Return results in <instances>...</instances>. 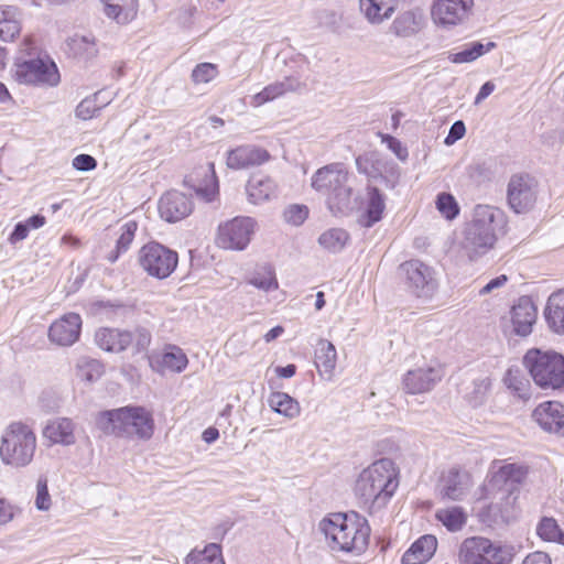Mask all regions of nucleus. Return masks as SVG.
Listing matches in <instances>:
<instances>
[{"label": "nucleus", "instance_id": "obj_58", "mask_svg": "<svg viewBox=\"0 0 564 564\" xmlns=\"http://www.w3.org/2000/svg\"><path fill=\"white\" fill-rule=\"evenodd\" d=\"M132 334V341L135 343L137 350H143L145 349L151 341V335L150 333L144 328H139Z\"/></svg>", "mask_w": 564, "mask_h": 564}, {"label": "nucleus", "instance_id": "obj_52", "mask_svg": "<svg viewBox=\"0 0 564 564\" xmlns=\"http://www.w3.org/2000/svg\"><path fill=\"white\" fill-rule=\"evenodd\" d=\"M284 219L286 223L300 226L308 216V209L303 205H291L284 210Z\"/></svg>", "mask_w": 564, "mask_h": 564}, {"label": "nucleus", "instance_id": "obj_61", "mask_svg": "<svg viewBox=\"0 0 564 564\" xmlns=\"http://www.w3.org/2000/svg\"><path fill=\"white\" fill-rule=\"evenodd\" d=\"M14 507L0 498V525L10 522L14 518Z\"/></svg>", "mask_w": 564, "mask_h": 564}, {"label": "nucleus", "instance_id": "obj_37", "mask_svg": "<svg viewBox=\"0 0 564 564\" xmlns=\"http://www.w3.org/2000/svg\"><path fill=\"white\" fill-rule=\"evenodd\" d=\"M185 564H225L221 547L209 543L203 550L194 549L186 556Z\"/></svg>", "mask_w": 564, "mask_h": 564}, {"label": "nucleus", "instance_id": "obj_33", "mask_svg": "<svg viewBox=\"0 0 564 564\" xmlns=\"http://www.w3.org/2000/svg\"><path fill=\"white\" fill-rule=\"evenodd\" d=\"M424 23L423 14L420 11L408 10L400 13L392 22L391 30L400 36H410L419 32Z\"/></svg>", "mask_w": 564, "mask_h": 564}, {"label": "nucleus", "instance_id": "obj_24", "mask_svg": "<svg viewBox=\"0 0 564 564\" xmlns=\"http://www.w3.org/2000/svg\"><path fill=\"white\" fill-rule=\"evenodd\" d=\"M536 321V308L528 297H521L511 310V322L514 332L520 336H528Z\"/></svg>", "mask_w": 564, "mask_h": 564}, {"label": "nucleus", "instance_id": "obj_31", "mask_svg": "<svg viewBox=\"0 0 564 564\" xmlns=\"http://www.w3.org/2000/svg\"><path fill=\"white\" fill-rule=\"evenodd\" d=\"M105 4L104 12L119 24L132 21L138 11V0H101Z\"/></svg>", "mask_w": 564, "mask_h": 564}, {"label": "nucleus", "instance_id": "obj_50", "mask_svg": "<svg viewBox=\"0 0 564 564\" xmlns=\"http://www.w3.org/2000/svg\"><path fill=\"white\" fill-rule=\"evenodd\" d=\"M218 74L217 66L212 63L198 64L192 72V78L196 84H206Z\"/></svg>", "mask_w": 564, "mask_h": 564}, {"label": "nucleus", "instance_id": "obj_8", "mask_svg": "<svg viewBox=\"0 0 564 564\" xmlns=\"http://www.w3.org/2000/svg\"><path fill=\"white\" fill-rule=\"evenodd\" d=\"M457 557L459 564H508L511 560L506 546L484 536L463 540Z\"/></svg>", "mask_w": 564, "mask_h": 564}, {"label": "nucleus", "instance_id": "obj_22", "mask_svg": "<svg viewBox=\"0 0 564 564\" xmlns=\"http://www.w3.org/2000/svg\"><path fill=\"white\" fill-rule=\"evenodd\" d=\"M304 86V83L296 77H284L282 80L268 85L260 93L253 95L250 105L256 108L260 107L286 93L300 91Z\"/></svg>", "mask_w": 564, "mask_h": 564}, {"label": "nucleus", "instance_id": "obj_64", "mask_svg": "<svg viewBox=\"0 0 564 564\" xmlns=\"http://www.w3.org/2000/svg\"><path fill=\"white\" fill-rule=\"evenodd\" d=\"M495 89H496V85L491 80L486 82L480 87V89L475 98L474 104L479 105L480 102H482L488 96H490L494 93Z\"/></svg>", "mask_w": 564, "mask_h": 564}, {"label": "nucleus", "instance_id": "obj_16", "mask_svg": "<svg viewBox=\"0 0 564 564\" xmlns=\"http://www.w3.org/2000/svg\"><path fill=\"white\" fill-rule=\"evenodd\" d=\"M473 487L469 471L458 466L444 469L440 476L437 489L442 498L462 500Z\"/></svg>", "mask_w": 564, "mask_h": 564}, {"label": "nucleus", "instance_id": "obj_60", "mask_svg": "<svg viewBox=\"0 0 564 564\" xmlns=\"http://www.w3.org/2000/svg\"><path fill=\"white\" fill-rule=\"evenodd\" d=\"M29 236V229L24 221H20L14 226L13 231L10 234L8 241L11 245H17L18 242L26 239Z\"/></svg>", "mask_w": 564, "mask_h": 564}, {"label": "nucleus", "instance_id": "obj_32", "mask_svg": "<svg viewBox=\"0 0 564 564\" xmlns=\"http://www.w3.org/2000/svg\"><path fill=\"white\" fill-rule=\"evenodd\" d=\"M544 315L547 325L554 333L564 334V290L550 295Z\"/></svg>", "mask_w": 564, "mask_h": 564}, {"label": "nucleus", "instance_id": "obj_54", "mask_svg": "<svg viewBox=\"0 0 564 564\" xmlns=\"http://www.w3.org/2000/svg\"><path fill=\"white\" fill-rule=\"evenodd\" d=\"M72 164L77 171L88 172L97 166V161L89 154H78L73 159Z\"/></svg>", "mask_w": 564, "mask_h": 564}, {"label": "nucleus", "instance_id": "obj_11", "mask_svg": "<svg viewBox=\"0 0 564 564\" xmlns=\"http://www.w3.org/2000/svg\"><path fill=\"white\" fill-rule=\"evenodd\" d=\"M13 77L18 83L26 85L56 86L59 82V73L54 62L42 57H17Z\"/></svg>", "mask_w": 564, "mask_h": 564}, {"label": "nucleus", "instance_id": "obj_5", "mask_svg": "<svg viewBox=\"0 0 564 564\" xmlns=\"http://www.w3.org/2000/svg\"><path fill=\"white\" fill-rule=\"evenodd\" d=\"M36 435L23 422H12L1 436L0 458L7 466L23 468L29 466L36 451Z\"/></svg>", "mask_w": 564, "mask_h": 564}, {"label": "nucleus", "instance_id": "obj_43", "mask_svg": "<svg viewBox=\"0 0 564 564\" xmlns=\"http://www.w3.org/2000/svg\"><path fill=\"white\" fill-rule=\"evenodd\" d=\"M149 364L154 371L160 373H164L167 369L174 371L176 365L174 347H169V350L154 351L149 356Z\"/></svg>", "mask_w": 564, "mask_h": 564}, {"label": "nucleus", "instance_id": "obj_62", "mask_svg": "<svg viewBox=\"0 0 564 564\" xmlns=\"http://www.w3.org/2000/svg\"><path fill=\"white\" fill-rule=\"evenodd\" d=\"M522 564H552V561L546 553L536 551L528 554Z\"/></svg>", "mask_w": 564, "mask_h": 564}, {"label": "nucleus", "instance_id": "obj_15", "mask_svg": "<svg viewBox=\"0 0 564 564\" xmlns=\"http://www.w3.org/2000/svg\"><path fill=\"white\" fill-rule=\"evenodd\" d=\"M474 0H436L431 15L437 26L452 29L465 23L473 12Z\"/></svg>", "mask_w": 564, "mask_h": 564}, {"label": "nucleus", "instance_id": "obj_49", "mask_svg": "<svg viewBox=\"0 0 564 564\" xmlns=\"http://www.w3.org/2000/svg\"><path fill=\"white\" fill-rule=\"evenodd\" d=\"M35 507L40 511H48L52 507V498L48 492L47 478L39 477L36 482Z\"/></svg>", "mask_w": 564, "mask_h": 564}, {"label": "nucleus", "instance_id": "obj_25", "mask_svg": "<svg viewBox=\"0 0 564 564\" xmlns=\"http://www.w3.org/2000/svg\"><path fill=\"white\" fill-rule=\"evenodd\" d=\"M400 0H359V9L365 19L373 25L389 20Z\"/></svg>", "mask_w": 564, "mask_h": 564}, {"label": "nucleus", "instance_id": "obj_6", "mask_svg": "<svg viewBox=\"0 0 564 564\" xmlns=\"http://www.w3.org/2000/svg\"><path fill=\"white\" fill-rule=\"evenodd\" d=\"M183 191L178 192V219L189 216L195 207V197L210 203L219 194L214 164L207 163L196 167L184 176Z\"/></svg>", "mask_w": 564, "mask_h": 564}, {"label": "nucleus", "instance_id": "obj_26", "mask_svg": "<svg viewBox=\"0 0 564 564\" xmlns=\"http://www.w3.org/2000/svg\"><path fill=\"white\" fill-rule=\"evenodd\" d=\"M99 348L110 352H121L132 343V334L116 328H100L95 334Z\"/></svg>", "mask_w": 564, "mask_h": 564}, {"label": "nucleus", "instance_id": "obj_53", "mask_svg": "<svg viewBox=\"0 0 564 564\" xmlns=\"http://www.w3.org/2000/svg\"><path fill=\"white\" fill-rule=\"evenodd\" d=\"M382 142L387 144V147L397 155V158L401 161H405L408 159V150L402 145V143L394 137L384 134L382 135Z\"/></svg>", "mask_w": 564, "mask_h": 564}, {"label": "nucleus", "instance_id": "obj_59", "mask_svg": "<svg viewBox=\"0 0 564 564\" xmlns=\"http://www.w3.org/2000/svg\"><path fill=\"white\" fill-rule=\"evenodd\" d=\"M508 282V276L501 274L495 279H491L486 285L479 290V295H486L492 293L495 290L501 289Z\"/></svg>", "mask_w": 564, "mask_h": 564}, {"label": "nucleus", "instance_id": "obj_14", "mask_svg": "<svg viewBox=\"0 0 564 564\" xmlns=\"http://www.w3.org/2000/svg\"><path fill=\"white\" fill-rule=\"evenodd\" d=\"M139 262L150 275L164 279L176 268V256L164 246L151 242L141 248Z\"/></svg>", "mask_w": 564, "mask_h": 564}, {"label": "nucleus", "instance_id": "obj_2", "mask_svg": "<svg viewBox=\"0 0 564 564\" xmlns=\"http://www.w3.org/2000/svg\"><path fill=\"white\" fill-rule=\"evenodd\" d=\"M319 531L333 551L361 554L368 546L370 527L357 513H332L318 523Z\"/></svg>", "mask_w": 564, "mask_h": 564}, {"label": "nucleus", "instance_id": "obj_55", "mask_svg": "<svg viewBox=\"0 0 564 564\" xmlns=\"http://www.w3.org/2000/svg\"><path fill=\"white\" fill-rule=\"evenodd\" d=\"M19 32L20 24L15 19L0 25V39L4 42L12 41Z\"/></svg>", "mask_w": 564, "mask_h": 564}, {"label": "nucleus", "instance_id": "obj_56", "mask_svg": "<svg viewBox=\"0 0 564 564\" xmlns=\"http://www.w3.org/2000/svg\"><path fill=\"white\" fill-rule=\"evenodd\" d=\"M465 132H466L465 123L460 120L455 121L452 124L449 132H448L447 137L445 138L444 143L446 145L454 144L456 141H458L459 139H462L464 137Z\"/></svg>", "mask_w": 564, "mask_h": 564}, {"label": "nucleus", "instance_id": "obj_57", "mask_svg": "<svg viewBox=\"0 0 564 564\" xmlns=\"http://www.w3.org/2000/svg\"><path fill=\"white\" fill-rule=\"evenodd\" d=\"M489 381L487 379H480L474 382V397L470 398V402L474 405H478L482 402L486 392L489 389Z\"/></svg>", "mask_w": 564, "mask_h": 564}, {"label": "nucleus", "instance_id": "obj_30", "mask_svg": "<svg viewBox=\"0 0 564 564\" xmlns=\"http://www.w3.org/2000/svg\"><path fill=\"white\" fill-rule=\"evenodd\" d=\"M384 209L386 196L377 187H368L365 213L360 218V224L368 228L373 226L382 219Z\"/></svg>", "mask_w": 564, "mask_h": 564}, {"label": "nucleus", "instance_id": "obj_47", "mask_svg": "<svg viewBox=\"0 0 564 564\" xmlns=\"http://www.w3.org/2000/svg\"><path fill=\"white\" fill-rule=\"evenodd\" d=\"M135 230V221H128L123 225L122 232L117 240L116 253H110L108 257L110 262H115L119 258L120 253L126 252L129 249L134 238Z\"/></svg>", "mask_w": 564, "mask_h": 564}, {"label": "nucleus", "instance_id": "obj_12", "mask_svg": "<svg viewBox=\"0 0 564 564\" xmlns=\"http://www.w3.org/2000/svg\"><path fill=\"white\" fill-rule=\"evenodd\" d=\"M539 182L527 173L511 175L507 185V203L516 214H527L535 206Z\"/></svg>", "mask_w": 564, "mask_h": 564}, {"label": "nucleus", "instance_id": "obj_10", "mask_svg": "<svg viewBox=\"0 0 564 564\" xmlns=\"http://www.w3.org/2000/svg\"><path fill=\"white\" fill-rule=\"evenodd\" d=\"M399 273L406 290L423 299H431L438 290V280L435 270L417 259L403 262Z\"/></svg>", "mask_w": 564, "mask_h": 564}, {"label": "nucleus", "instance_id": "obj_20", "mask_svg": "<svg viewBox=\"0 0 564 564\" xmlns=\"http://www.w3.org/2000/svg\"><path fill=\"white\" fill-rule=\"evenodd\" d=\"M270 159L267 150L251 145H240L227 152L226 164L231 170H243L261 165Z\"/></svg>", "mask_w": 564, "mask_h": 564}, {"label": "nucleus", "instance_id": "obj_28", "mask_svg": "<svg viewBox=\"0 0 564 564\" xmlns=\"http://www.w3.org/2000/svg\"><path fill=\"white\" fill-rule=\"evenodd\" d=\"M437 547V540L434 535L426 534L416 540L402 556V564H424L427 562Z\"/></svg>", "mask_w": 564, "mask_h": 564}, {"label": "nucleus", "instance_id": "obj_4", "mask_svg": "<svg viewBox=\"0 0 564 564\" xmlns=\"http://www.w3.org/2000/svg\"><path fill=\"white\" fill-rule=\"evenodd\" d=\"M505 224V215L499 208L489 205L476 206L463 243L468 257L474 260L487 253L497 240V231Z\"/></svg>", "mask_w": 564, "mask_h": 564}, {"label": "nucleus", "instance_id": "obj_29", "mask_svg": "<svg viewBox=\"0 0 564 564\" xmlns=\"http://www.w3.org/2000/svg\"><path fill=\"white\" fill-rule=\"evenodd\" d=\"M74 429L75 426L70 419L59 417L47 423L43 430V435L52 443L72 445L76 441Z\"/></svg>", "mask_w": 564, "mask_h": 564}, {"label": "nucleus", "instance_id": "obj_9", "mask_svg": "<svg viewBox=\"0 0 564 564\" xmlns=\"http://www.w3.org/2000/svg\"><path fill=\"white\" fill-rule=\"evenodd\" d=\"M257 220L237 216L218 225L215 243L225 250L243 251L250 245L257 229Z\"/></svg>", "mask_w": 564, "mask_h": 564}, {"label": "nucleus", "instance_id": "obj_21", "mask_svg": "<svg viewBox=\"0 0 564 564\" xmlns=\"http://www.w3.org/2000/svg\"><path fill=\"white\" fill-rule=\"evenodd\" d=\"M532 417L544 431L564 434V404L556 401L543 402L535 408Z\"/></svg>", "mask_w": 564, "mask_h": 564}, {"label": "nucleus", "instance_id": "obj_42", "mask_svg": "<svg viewBox=\"0 0 564 564\" xmlns=\"http://www.w3.org/2000/svg\"><path fill=\"white\" fill-rule=\"evenodd\" d=\"M536 533L544 541L556 542L564 545V532L553 518H542L536 527Z\"/></svg>", "mask_w": 564, "mask_h": 564}, {"label": "nucleus", "instance_id": "obj_1", "mask_svg": "<svg viewBox=\"0 0 564 564\" xmlns=\"http://www.w3.org/2000/svg\"><path fill=\"white\" fill-rule=\"evenodd\" d=\"M399 469L390 458H381L365 468L358 476L355 494L369 511L384 508L399 486Z\"/></svg>", "mask_w": 564, "mask_h": 564}, {"label": "nucleus", "instance_id": "obj_63", "mask_svg": "<svg viewBox=\"0 0 564 564\" xmlns=\"http://www.w3.org/2000/svg\"><path fill=\"white\" fill-rule=\"evenodd\" d=\"M36 54V47L34 46L31 39H25L21 45L19 56L22 57V59H29V58H35Z\"/></svg>", "mask_w": 564, "mask_h": 564}, {"label": "nucleus", "instance_id": "obj_34", "mask_svg": "<svg viewBox=\"0 0 564 564\" xmlns=\"http://www.w3.org/2000/svg\"><path fill=\"white\" fill-rule=\"evenodd\" d=\"M327 204L332 212L347 213L355 208L352 199V187L347 183L334 187V191L327 196Z\"/></svg>", "mask_w": 564, "mask_h": 564}, {"label": "nucleus", "instance_id": "obj_27", "mask_svg": "<svg viewBox=\"0 0 564 564\" xmlns=\"http://www.w3.org/2000/svg\"><path fill=\"white\" fill-rule=\"evenodd\" d=\"M336 364L337 351L335 346L326 339H319L315 348V366L319 376L325 380H332Z\"/></svg>", "mask_w": 564, "mask_h": 564}, {"label": "nucleus", "instance_id": "obj_45", "mask_svg": "<svg viewBox=\"0 0 564 564\" xmlns=\"http://www.w3.org/2000/svg\"><path fill=\"white\" fill-rule=\"evenodd\" d=\"M505 382L518 398L528 400L531 397L530 382L518 370H509Z\"/></svg>", "mask_w": 564, "mask_h": 564}, {"label": "nucleus", "instance_id": "obj_39", "mask_svg": "<svg viewBox=\"0 0 564 564\" xmlns=\"http://www.w3.org/2000/svg\"><path fill=\"white\" fill-rule=\"evenodd\" d=\"M248 283L263 292H271L279 289L275 271L269 264L257 268L248 279Z\"/></svg>", "mask_w": 564, "mask_h": 564}, {"label": "nucleus", "instance_id": "obj_23", "mask_svg": "<svg viewBox=\"0 0 564 564\" xmlns=\"http://www.w3.org/2000/svg\"><path fill=\"white\" fill-rule=\"evenodd\" d=\"M276 183L270 176L254 174L246 184L248 202L253 205L269 202L276 196Z\"/></svg>", "mask_w": 564, "mask_h": 564}, {"label": "nucleus", "instance_id": "obj_3", "mask_svg": "<svg viewBox=\"0 0 564 564\" xmlns=\"http://www.w3.org/2000/svg\"><path fill=\"white\" fill-rule=\"evenodd\" d=\"M96 424L106 434L140 440L151 438L154 431L151 412L138 405L102 411L97 415Z\"/></svg>", "mask_w": 564, "mask_h": 564}, {"label": "nucleus", "instance_id": "obj_7", "mask_svg": "<svg viewBox=\"0 0 564 564\" xmlns=\"http://www.w3.org/2000/svg\"><path fill=\"white\" fill-rule=\"evenodd\" d=\"M524 365L533 381L543 389L564 387V356L554 352L529 350L524 356Z\"/></svg>", "mask_w": 564, "mask_h": 564}, {"label": "nucleus", "instance_id": "obj_40", "mask_svg": "<svg viewBox=\"0 0 564 564\" xmlns=\"http://www.w3.org/2000/svg\"><path fill=\"white\" fill-rule=\"evenodd\" d=\"M104 373V366L96 359L80 357L76 364V376L84 382H95Z\"/></svg>", "mask_w": 564, "mask_h": 564}, {"label": "nucleus", "instance_id": "obj_19", "mask_svg": "<svg viewBox=\"0 0 564 564\" xmlns=\"http://www.w3.org/2000/svg\"><path fill=\"white\" fill-rule=\"evenodd\" d=\"M349 174L341 163H333L318 169L312 176L311 186L328 196L334 187L347 183Z\"/></svg>", "mask_w": 564, "mask_h": 564}, {"label": "nucleus", "instance_id": "obj_38", "mask_svg": "<svg viewBox=\"0 0 564 564\" xmlns=\"http://www.w3.org/2000/svg\"><path fill=\"white\" fill-rule=\"evenodd\" d=\"M496 47L495 42H488L487 44H482L480 42H471L462 48V51L457 53H452L448 58L452 63L463 64L470 63L476 61L478 57L482 56L487 52H490Z\"/></svg>", "mask_w": 564, "mask_h": 564}, {"label": "nucleus", "instance_id": "obj_17", "mask_svg": "<svg viewBox=\"0 0 564 564\" xmlns=\"http://www.w3.org/2000/svg\"><path fill=\"white\" fill-rule=\"evenodd\" d=\"M444 376L438 364L425 365L409 370L403 377V389L410 394H420L431 391Z\"/></svg>", "mask_w": 564, "mask_h": 564}, {"label": "nucleus", "instance_id": "obj_36", "mask_svg": "<svg viewBox=\"0 0 564 564\" xmlns=\"http://www.w3.org/2000/svg\"><path fill=\"white\" fill-rule=\"evenodd\" d=\"M435 518L451 532L462 530L467 522V513L459 506L437 509Z\"/></svg>", "mask_w": 564, "mask_h": 564}, {"label": "nucleus", "instance_id": "obj_18", "mask_svg": "<svg viewBox=\"0 0 564 564\" xmlns=\"http://www.w3.org/2000/svg\"><path fill=\"white\" fill-rule=\"evenodd\" d=\"M82 318L76 313H69L55 321L48 329V338L58 346H72L79 338Z\"/></svg>", "mask_w": 564, "mask_h": 564}, {"label": "nucleus", "instance_id": "obj_48", "mask_svg": "<svg viewBox=\"0 0 564 564\" xmlns=\"http://www.w3.org/2000/svg\"><path fill=\"white\" fill-rule=\"evenodd\" d=\"M159 214L167 223L176 221V192H166L159 200Z\"/></svg>", "mask_w": 564, "mask_h": 564}, {"label": "nucleus", "instance_id": "obj_13", "mask_svg": "<svg viewBox=\"0 0 564 564\" xmlns=\"http://www.w3.org/2000/svg\"><path fill=\"white\" fill-rule=\"evenodd\" d=\"M528 476V468L523 465L509 463L501 464L500 462H495L492 464V476L490 479V484L495 487L506 486V489L501 490V499L506 498V503L499 506V512L503 513L511 507L516 497L513 495V488L517 485H520L524 481Z\"/></svg>", "mask_w": 564, "mask_h": 564}, {"label": "nucleus", "instance_id": "obj_41", "mask_svg": "<svg viewBox=\"0 0 564 564\" xmlns=\"http://www.w3.org/2000/svg\"><path fill=\"white\" fill-rule=\"evenodd\" d=\"M348 239L349 235L346 230L340 228H332L319 236L318 242L328 251L338 252L344 249Z\"/></svg>", "mask_w": 564, "mask_h": 564}, {"label": "nucleus", "instance_id": "obj_46", "mask_svg": "<svg viewBox=\"0 0 564 564\" xmlns=\"http://www.w3.org/2000/svg\"><path fill=\"white\" fill-rule=\"evenodd\" d=\"M436 209L447 220L455 219L459 214V206L455 197L449 193H440L435 200Z\"/></svg>", "mask_w": 564, "mask_h": 564}, {"label": "nucleus", "instance_id": "obj_51", "mask_svg": "<svg viewBox=\"0 0 564 564\" xmlns=\"http://www.w3.org/2000/svg\"><path fill=\"white\" fill-rule=\"evenodd\" d=\"M101 93H97L94 97L85 98L76 108V116L83 120L90 119L95 116V113L101 108V106L97 105V100L100 97Z\"/></svg>", "mask_w": 564, "mask_h": 564}, {"label": "nucleus", "instance_id": "obj_44", "mask_svg": "<svg viewBox=\"0 0 564 564\" xmlns=\"http://www.w3.org/2000/svg\"><path fill=\"white\" fill-rule=\"evenodd\" d=\"M69 52L79 58L93 57L97 50L95 42L87 36L74 35L67 41Z\"/></svg>", "mask_w": 564, "mask_h": 564}, {"label": "nucleus", "instance_id": "obj_35", "mask_svg": "<svg viewBox=\"0 0 564 564\" xmlns=\"http://www.w3.org/2000/svg\"><path fill=\"white\" fill-rule=\"evenodd\" d=\"M268 403L275 413L288 419H294L301 412L299 402L285 392H272Z\"/></svg>", "mask_w": 564, "mask_h": 564}]
</instances>
